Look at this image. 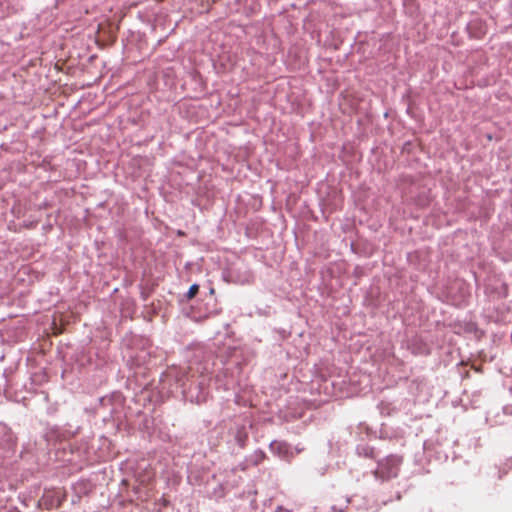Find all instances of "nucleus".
I'll list each match as a JSON object with an SVG mask.
<instances>
[{"label": "nucleus", "instance_id": "7", "mask_svg": "<svg viewBox=\"0 0 512 512\" xmlns=\"http://www.w3.org/2000/svg\"><path fill=\"white\" fill-rule=\"evenodd\" d=\"M356 453L360 457L376 459L380 455L381 449L367 443H361L356 446Z\"/></svg>", "mask_w": 512, "mask_h": 512}, {"label": "nucleus", "instance_id": "5", "mask_svg": "<svg viewBox=\"0 0 512 512\" xmlns=\"http://www.w3.org/2000/svg\"><path fill=\"white\" fill-rule=\"evenodd\" d=\"M270 451L281 459L290 461L294 457L292 447L285 441L273 440L269 444Z\"/></svg>", "mask_w": 512, "mask_h": 512}, {"label": "nucleus", "instance_id": "8", "mask_svg": "<svg viewBox=\"0 0 512 512\" xmlns=\"http://www.w3.org/2000/svg\"><path fill=\"white\" fill-rule=\"evenodd\" d=\"M101 402V409L104 411V412H107L108 416H104V420H107V419H115L117 417V414L119 412V406H115L113 403H112V400L111 398H108V397H103L101 398L100 400Z\"/></svg>", "mask_w": 512, "mask_h": 512}, {"label": "nucleus", "instance_id": "15", "mask_svg": "<svg viewBox=\"0 0 512 512\" xmlns=\"http://www.w3.org/2000/svg\"><path fill=\"white\" fill-rule=\"evenodd\" d=\"M210 294H214V289L213 288L210 289Z\"/></svg>", "mask_w": 512, "mask_h": 512}, {"label": "nucleus", "instance_id": "4", "mask_svg": "<svg viewBox=\"0 0 512 512\" xmlns=\"http://www.w3.org/2000/svg\"><path fill=\"white\" fill-rule=\"evenodd\" d=\"M266 457L267 455L262 449H256L251 454L245 456L236 468L241 471H246L261 464Z\"/></svg>", "mask_w": 512, "mask_h": 512}, {"label": "nucleus", "instance_id": "14", "mask_svg": "<svg viewBox=\"0 0 512 512\" xmlns=\"http://www.w3.org/2000/svg\"><path fill=\"white\" fill-rule=\"evenodd\" d=\"M302 450H303L302 448H298V447H296V448H295L294 455H295V454L300 453Z\"/></svg>", "mask_w": 512, "mask_h": 512}, {"label": "nucleus", "instance_id": "13", "mask_svg": "<svg viewBox=\"0 0 512 512\" xmlns=\"http://www.w3.org/2000/svg\"><path fill=\"white\" fill-rule=\"evenodd\" d=\"M332 512H345L344 509H337L335 506L331 507Z\"/></svg>", "mask_w": 512, "mask_h": 512}, {"label": "nucleus", "instance_id": "3", "mask_svg": "<svg viewBox=\"0 0 512 512\" xmlns=\"http://www.w3.org/2000/svg\"><path fill=\"white\" fill-rule=\"evenodd\" d=\"M79 431V427L72 429L70 425H66L63 427L60 426H51L48 427L45 433L46 439L48 441H63L69 439L76 435Z\"/></svg>", "mask_w": 512, "mask_h": 512}, {"label": "nucleus", "instance_id": "11", "mask_svg": "<svg viewBox=\"0 0 512 512\" xmlns=\"http://www.w3.org/2000/svg\"><path fill=\"white\" fill-rule=\"evenodd\" d=\"M377 407L380 414L383 416H391L398 411L397 406L393 402L388 400L380 401Z\"/></svg>", "mask_w": 512, "mask_h": 512}, {"label": "nucleus", "instance_id": "9", "mask_svg": "<svg viewBox=\"0 0 512 512\" xmlns=\"http://www.w3.org/2000/svg\"><path fill=\"white\" fill-rule=\"evenodd\" d=\"M15 443V437L6 426L0 427V448L11 449Z\"/></svg>", "mask_w": 512, "mask_h": 512}, {"label": "nucleus", "instance_id": "12", "mask_svg": "<svg viewBox=\"0 0 512 512\" xmlns=\"http://www.w3.org/2000/svg\"><path fill=\"white\" fill-rule=\"evenodd\" d=\"M198 291H199V285L196 284V283L192 284L189 287L188 291L186 292L185 298L188 299V300L193 298L198 293Z\"/></svg>", "mask_w": 512, "mask_h": 512}, {"label": "nucleus", "instance_id": "6", "mask_svg": "<svg viewBox=\"0 0 512 512\" xmlns=\"http://www.w3.org/2000/svg\"><path fill=\"white\" fill-rule=\"evenodd\" d=\"M228 277L234 283L246 284L252 281L253 274L246 267H233L228 271Z\"/></svg>", "mask_w": 512, "mask_h": 512}, {"label": "nucleus", "instance_id": "1", "mask_svg": "<svg viewBox=\"0 0 512 512\" xmlns=\"http://www.w3.org/2000/svg\"><path fill=\"white\" fill-rule=\"evenodd\" d=\"M178 383L185 401L195 404L206 402L209 392L205 378L189 377L183 374L178 379Z\"/></svg>", "mask_w": 512, "mask_h": 512}, {"label": "nucleus", "instance_id": "10", "mask_svg": "<svg viewBox=\"0 0 512 512\" xmlns=\"http://www.w3.org/2000/svg\"><path fill=\"white\" fill-rule=\"evenodd\" d=\"M234 442L240 449H245L249 442V433L245 427L238 428L234 434Z\"/></svg>", "mask_w": 512, "mask_h": 512}, {"label": "nucleus", "instance_id": "2", "mask_svg": "<svg viewBox=\"0 0 512 512\" xmlns=\"http://www.w3.org/2000/svg\"><path fill=\"white\" fill-rule=\"evenodd\" d=\"M403 458L397 454H389L377 462L374 476L381 481H387L398 476Z\"/></svg>", "mask_w": 512, "mask_h": 512}]
</instances>
